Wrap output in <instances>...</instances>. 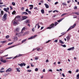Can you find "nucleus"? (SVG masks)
Returning a JSON list of instances; mask_svg holds the SVG:
<instances>
[{
  "label": "nucleus",
  "mask_w": 79,
  "mask_h": 79,
  "mask_svg": "<svg viewBox=\"0 0 79 79\" xmlns=\"http://www.w3.org/2000/svg\"><path fill=\"white\" fill-rule=\"evenodd\" d=\"M58 24V22H55L54 24L52 23L49 26V27H47V29H51L52 28H54V27H55V26H56Z\"/></svg>",
  "instance_id": "f257e3e1"
},
{
  "label": "nucleus",
  "mask_w": 79,
  "mask_h": 79,
  "mask_svg": "<svg viewBox=\"0 0 79 79\" xmlns=\"http://www.w3.org/2000/svg\"><path fill=\"white\" fill-rule=\"evenodd\" d=\"M0 60L1 62L3 63H6V60H3V58L2 57H1Z\"/></svg>",
  "instance_id": "f03ea898"
},
{
  "label": "nucleus",
  "mask_w": 79,
  "mask_h": 79,
  "mask_svg": "<svg viewBox=\"0 0 79 79\" xmlns=\"http://www.w3.org/2000/svg\"><path fill=\"white\" fill-rule=\"evenodd\" d=\"M76 26V23H75L71 27H70V28H69V29L67 30V31H70V30H71V29H73V28H74V27H75Z\"/></svg>",
  "instance_id": "7ed1b4c3"
},
{
  "label": "nucleus",
  "mask_w": 79,
  "mask_h": 79,
  "mask_svg": "<svg viewBox=\"0 0 79 79\" xmlns=\"http://www.w3.org/2000/svg\"><path fill=\"white\" fill-rule=\"evenodd\" d=\"M18 65L20 66H26V64H24V63H22L21 64H18Z\"/></svg>",
  "instance_id": "20e7f679"
},
{
  "label": "nucleus",
  "mask_w": 79,
  "mask_h": 79,
  "mask_svg": "<svg viewBox=\"0 0 79 79\" xmlns=\"http://www.w3.org/2000/svg\"><path fill=\"white\" fill-rule=\"evenodd\" d=\"M37 36V35H35L34 36H32L31 37L28 38V40H31V39H34L35 37Z\"/></svg>",
  "instance_id": "39448f33"
},
{
  "label": "nucleus",
  "mask_w": 79,
  "mask_h": 79,
  "mask_svg": "<svg viewBox=\"0 0 79 79\" xmlns=\"http://www.w3.org/2000/svg\"><path fill=\"white\" fill-rule=\"evenodd\" d=\"M12 71V69L11 68H9L6 71V73H8L10 71Z\"/></svg>",
  "instance_id": "423d86ee"
},
{
  "label": "nucleus",
  "mask_w": 79,
  "mask_h": 79,
  "mask_svg": "<svg viewBox=\"0 0 79 79\" xmlns=\"http://www.w3.org/2000/svg\"><path fill=\"white\" fill-rule=\"evenodd\" d=\"M23 56V55L19 54V55L16 56H15L14 57L13 59H15V58H18V57H19V56Z\"/></svg>",
  "instance_id": "0eeeda50"
},
{
  "label": "nucleus",
  "mask_w": 79,
  "mask_h": 79,
  "mask_svg": "<svg viewBox=\"0 0 79 79\" xmlns=\"http://www.w3.org/2000/svg\"><path fill=\"white\" fill-rule=\"evenodd\" d=\"M6 17H7V14H5L4 16H3V18L5 20L6 19Z\"/></svg>",
  "instance_id": "6e6552de"
},
{
  "label": "nucleus",
  "mask_w": 79,
  "mask_h": 79,
  "mask_svg": "<svg viewBox=\"0 0 79 79\" xmlns=\"http://www.w3.org/2000/svg\"><path fill=\"white\" fill-rule=\"evenodd\" d=\"M22 15H28V13L26 12H23L22 14Z\"/></svg>",
  "instance_id": "1a4fd4ad"
},
{
  "label": "nucleus",
  "mask_w": 79,
  "mask_h": 79,
  "mask_svg": "<svg viewBox=\"0 0 79 79\" xmlns=\"http://www.w3.org/2000/svg\"><path fill=\"white\" fill-rule=\"evenodd\" d=\"M74 47H73L72 48H68V50H74Z\"/></svg>",
  "instance_id": "9d476101"
},
{
  "label": "nucleus",
  "mask_w": 79,
  "mask_h": 79,
  "mask_svg": "<svg viewBox=\"0 0 79 79\" xmlns=\"http://www.w3.org/2000/svg\"><path fill=\"white\" fill-rule=\"evenodd\" d=\"M16 35H18V37H21V33H16Z\"/></svg>",
  "instance_id": "9b49d317"
},
{
  "label": "nucleus",
  "mask_w": 79,
  "mask_h": 79,
  "mask_svg": "<svg viewBox=\"0 0 79 79\" xmlns=\"http://www.w3.org/2000/svg\"><path fill=\"white\" fill-rule=\"evenodd\" d=\"M27 18V16H24L22 17V19L23 20H24V19H26Z\"/></svg>",
  "instance_id": "f8f14e48"
},
{
  "label": "nucleus",
  "mask_w": 79,
  "mask_h": 79,
  "mask_svg": "<svg viewBox=\"0 0 79 79\" xmlns=\"http://www.w3.org/2000/svg\"><path fill=\"white\" fill-rule=\"evenodd\" d=\"M70 38H71V36H70V35H68L66 37V39L67 40H69L70 39Z\"/></svg>",
  "instance_id": "ddd939ff"
},
{
  "label": "nucleus",
  "mask_w": 79,
  "mask_h": 79,
  "mask_svg": "<svg viewBox=\"0 0 79 79\" xmlns=\"http://www.w3.org/2000/svg\"><path fill=\"white\" fill-rule=\"evenodd\" d=\"M19 28H17L15 29V31L17 32H19Z\"/></svg>",
  "instance_id": "4468645a"
},
{
  "label": "nucleus",
  "mask_w": 79,
  "mask_h": 79,
  "mask_svg": "<svg viewBox=\"0 0 79 79\" xmlns=\"http://www.w3.org/2000/svg\"><path fill=\"white\" fill-rule=\"evenodd\" d=\"M44 5H45V7L46 8H49V6H48V5L47 4H44Z\"/></svg>",
  "instance_id": "2eb2a0df"
},
{
  "label": "nucleus",
  "mask_w": 79,
  "mask_h": 79,
  "mask_svg": "<svg viewBox=\"0 0 79 79\" xmlns=\"http://www.w3.org/2000/svg\"><path fill=\"white\" fill-rule=\"evenodd\" d=\"M1 43H2V44H5L6 42V41L5 40L3 41H0Z\"/></svg>",
  "instance_id": "dca6fc26"
},
{
  "label": "nucleus",
  "mask_w": 79,
  "mask_h": 79,
  "mask_svg": "<svg viewBox=\"0 0 79 79\" xmlns=\"http://www.w3.org/2000/svg\"><path fill=\"white\" fill-rule=\"evenodd\" d=\"M27 40V39H26L24 40H23L22 41V44H23V43H24V42H26V40Z\"/></svg>",
  "instance_id": "f3484780"
},
{
  "label": "nucleus",
  "mask_w": 79,
  "mask_h": 79,
  "mask_svg": "<svg viewBox=\"0 0 79 79\" xmlns=\"http://www.w3.org/2000/svg\"><path fill=\"white\" fill-rule=\"evenodd\" d=\"M73 14H75V15H79V12H74Z\"/></svg>",
  "instance_id": "a211bd4d"
},
{
  "label": "nucleus",
  "mask_w": 79,
  "mask_h": 79,
  "mask_svg": "<svg viewBox=\"0 0 79 79\" xmlns=\"http://www.w3.org/2000/svg\"><path fill=\"white\" fill-rule=\"evenodd\" d=\"M26 21L25 22V23H30V22H29V19L26 20Z\"/></svg>",
  "instance_id": "6ab92c4d"
},
{
  "label": "nucleus",
  "mask_w": 79,
  "mask_h": 79,
  "mask_svg": "<svg viewBox=\"0 0 79 79\" xmlns=\"http://www.w3.org/2000/svg\"><path fill=\"white\" fill-rule=\"evenodd\" d=\"M41 11L42 14H44V9H42L41 10Z\"/></svg>",
  "instance_id": "aec40b11"
},
{
  "label": "nucleus",
  "mask_w": 79,
  "mask_h": 79,
  "mask_svg": "<svg viewBox=\"0 0 79 79\" xmlns=\"http://www.w3.org/2000/svg\"><path fill=\"white\" fill-rule=\"evenodd\" d=\"M14 47V46H11L10 47H9L7 48H6V50H8V49H9V48H12L13 47Z\"/></svg>",
  "instance_id": "412c9836"
},
{
  "label": "nucleus",
  "mask_w": 79,
  "mask_h": 79,
  "mask_svg": "<svg viewBox=\"0 0 79 79\" xmlns=\"http://www.w3.org/2000/svg\"><path fill=\"white\" fill-rule=\"evenodd\" d=\"M59 42L60 44H64V42H63V41H61V40H59Z\"/></svg>",
  "instance_id": "4be33fe9"
},
{
  "label": "nucleus",
  "mask_w": 79,
  "mask_h": 79,
  "mask_svg": "<svg viewBox=\"0 0 79 79\" xmlns=\"http://www.w3.org/2000/svg\"><path fill=\"white\" fill-rule=\"evenodd\" d=\"M3 13H4V12L3 11V10H1V15H3Z\"/></svg>",
  "instance_id": "5701e85b"
},
{
  "label": "nucleus",
  "mask_w": 79,
  "mask_h": 79,
  "mask_svg": "<svg viewBox=\"0 0 79 79\" xmlns=\"http://www.w3.org/2000/svg\"><path fill=\"white\" fill-rule=\"evenodd\" d=\"M13 23L14 24V25H16V24H18V23H17V22H16L15 21L13 22Z\"/></svg>",
  "instance_id": "b1692460"
},
{
  "label": "nucleus",
  "mask_w": 79,
  "mask_h": 79,
  "mask_svg": "<svg viewBox=\"0 0 79 79\" xmlns=\"http://www.w3.org/2000/svg\"><path fill=\"white\" fill-rule=\"evenodd\" d=\"M15 18H21V16L17 15L15 17Z\"/></svg>",
  "instance_id": "393cba45"
},
{
  "label": "nucleus",
  "mask_w": 79,
  "mask_h": 79,
  "mask_svg": "<svg viewBox=\"0 0 79 79\" xmlns=\"http://www.w3.org/2000/svg\"><path fill=\"white\" fill-rule=\"evenodd\" d=\"M16 13V11L15 10H14L12 12V15H15V14Z\"/></svg>",
  "instance_id": "a878e982"
},
{
  "label": "nucleus",
  "mask_w": 79,
  "mask_h": 79,
  "mask_svg": "<svg viewBox=\"0 0 79 79\" xmlns=\"http://www.w3.org/2000/svg\"><path fill=\"white\" fill-rule=\"evenodd\" d=\"M4 10L6 11V12H8V10H7V9L6 8H4Z\"/></svg>",
  "instance_id": "bb28decb"
},
{
  "label": "nucleus",
  "mask_w": 79,
  "mask_h": 79,
  "mask_svg": "<svg viewBox=\"0 0 79 79\" xmlns=\"http://www.w3.org/2000/svg\"><path fill=\"white\" fill-rule=\"evenodd\" d=\"M16 71L18 72H20V70H19V69L18 68H16Z\"/></svg>",
  "instance_id": "cd10ccee"
},
{
  "label": "nucleus",
  "mask_w": 79,
  "mask_h": 79,
  "mask_svg": "<svg viewBox=\"0 0 79 79\" xmlns=\"http://www.w3.org/2000/svg\"><path fill=\"white\" fill-rule=\"evenodd\" d=\"M12 5H13V6H15V5H16L15 4V3L14 2H12Z\"/></svg>",
  "instance_id": "c85d7f7f"
},
{
  "label": "nucleus",
  "mask_w": 79,
  "mask_h": 79,
  "mask_svg": "<svg viewBox=\"0 0 79 79\" xmlns=\"http://www.w3.org/2000/svg\"><path fill=\"white\" fill-rule=\"evenodd\" d=\"M39 58V57L38 56H36L35 58V60H38V58Z\"/></svg>",
  "instance_id": "c756f323"
},
{
  "label": "nucleus",
  "mask_w": 79,
  "mask_h": 79,
  "mask_svg": "<svg viewBox=\"0 0 79 79\" xmlns=\"http://www.w3.org/2000/svg\"><path fill=\"white\" fill-rule=\"evenodd\" d=\"M13 43H14L13 42L9 43V44H8V45H11V44H13Z\"/></svg>",
  "instance_id": "7c9ffc66"
},
{
  "label": "nucleus",
  "mask_w": 79,
  "mask_h": 79,
  "mask_svg": "<svg viewBox=\"0 0 79 79\" xmlns=\"http://www.w3.org/2000/svg\"><path fill=\"white\" fill-rule=\"evenodd\" d=\"M67 15V13H64L63 14L61 15V16H64V15Z\"/></svg>",
  "instance_id": "2f4dec72"
},
{
  "label": "nucleus",
  "mask_w": 79,
  "mask_h": 79,
  "mask_svg": "<svg viewBox=\"0 0 79 79\" xmlns=\"http://www.w3.org/2000/svg\"><path fill=\"white\" fill-rule=\"evenodd\" d=\"M25 30V27H23L22 29V31H21V32H22V31H24V30Z\"/></svg>",
  "instance_id": "473e14b6"
},
{
  "label": "nucleus",
  "mask_w": 79,
  "mask_h": 79,
  "mask_svg": "<svg viewBox=\"0 0 79 79\" xmlns=\"http://www.w3.org/2000/svg\"><path fill=\"white\" fill-rule=\"evenodd\" d=\"M63 19L57 21V22H61L63 20Z\"/></svg>",
  "instance_id": "72a5a7b5"
},
{
  "label": "nucleus",
  "mask_w": 79,
  "mask_h": 79,
  "mask_svg": "<svg viewBox=\"0 0 79 79\" xmlns=\"http://www.w3.org/2000/svg\"><path fill=\"white\" fill-rule=\"evenodd\" d=\"M55 11H56V12H57V13H58L59 11L58 10H54L53 11V13H55Z\"/></svg>",
  "instance_id": "f704fd0d"
},
{
  "label": "nucleus",
  "mask_w": 79,
  "mask_h": 79,
  "mask_svg": "<svg viewBox=\"0 0 79 79\" xmlns=\"http://www.w3.org/2000/svg\"><path fill=\"white\" fill-rule=\"evenodd\" d=\"M38 68H36V69H35V71H38Z\"/></svg>",
  "instance_id": "c9c22d12"
},
{
  "label": "nucleus",
  "mask_w": 79,
  "mask_h": 79,
  "mask_svg": "<svg viewBox=\"0 0 79 79\" xmlns=\"http://www.w3.org/2000/svg\"><path fill=\"white\" fill-rule=\"evenodd\" d=\"M10 37V36L9 35H7L6 36V39H8V38Z\"/></svg>",
  "instance_id": "e433bc0d"
},
{
  "label": "nucleus",
  "mask_w": 79,
  "mask_h": 79,
  "mask_svg": "<svg viewBox=\"0 0 79 79\" xmlns=\"http://www.w3.org/2000/svg\"><path fill=\"white\" fill-rule=\"evenodd\" d=\"M77 79H79V73L77 75Z\"/></svg>",
  "instance_id": "4c0bfd02"
},
{
  "label": "nucleus",
  "mask_w": 79,
  "mask_h": 79,
  "mask_svg": "<svg viewBox=\"0 0 79 79\" xmlns=\"http://www.w3.org/2000/svg\"><path fill=\"white\" fill-rule=\"evenodd\" d=\"M62 46L63 47H66V45L65 44L62 45Z\"/></svg>",
  "instance_id": "58836bf2"
},
{
  "label": "nucleus",
  "mask_w": 79,
  "mask_h": 79,
  "mask_svg": "<svg viewBox=\"0 0 79 79\" xmlns=\"http://www.w3.org/2000/svg\"><path fill=\"white\" fill-rule=\"evenodd\" d=\"M62 4H63V5H64L65 6H66V5H67V4H66L64 3H63Z\"/></svg>",
  "instance_id": "ea45409f"
},
{
  "label": "nucleus",
  "mask_w": 79,
  "mask_h": 79,
  "mask_svg": "<svg viewBox=\"0 0 79 79\" xmlns=\"http://www.w3.org/2000/svg\"><path fill=\"white\" fill-rule=\"evenodd\" d=\"M28 13L30 14V15H31V11H29L28 12Z\"/></svg>",
  "instance_id": "a19ab883"
},
{
  "label": "nucleus",
  "mask_w": 79,
  "mask_h": 79,
  "mask_svg": "<svg viewBox=\"0 0 79 79\" xmlns=\"http://www.w3.org/2000/svg\"><path fill=\"white\" fill-rule=\"evenodd\" d=\"M51 41V40H48V41H47L46 43V44H47L48 43V42H50Z\"/></svg>",
  "instance_id": "79ce46f5"
},
{
  "label": "nucleus",
  "mask_w": 79,
  "mask_h": 79,
  "mask_svg": "<svg viewBox=\"0 0 79 79\" xmlns=\"http://www.w3.org/2000/svg\"><path fill=\"white\" fill-rule=\"evenodd\" d=\"M24 7H22L21 9V10L22 11H23V10H24Z\"/></svg>",
  "instance_id": "37998d69"
},
{
  "label": "nucleus",
  "mask_w": 79,
  "mask_h": 79,
  "mask_svg": "<svg viewBox=\"0 0 79 79\" xmlns=\"http://www.w3.org/2000/svg\"><path fill=\"white\" fill-rule=\"evenodd\" d=\"M36 50L39 52L40 50V48H37Z\"/></svg>",
  "instance_id": "c03bdc74"
},
{
  "label": "nucleus",
  "mask_w": 79,
  "mask_h": 79,
  "mask_svg": "<svg viewBox=\"0 0 79 79\" xmlns=\"http://www.w3.org/2000/svg\"><path fill=\"white\" fill-rule=\"evenodd\" d=\"M54 42H58V40H56L54 41Z\"/></svg>",
  "instance_id": "a18cd8bd"
},
{
  "label": "nucleus",
  "mask_w": 79,
  "mask_h": 79,
  "mask_svg": "<svg viewBox=\"0 0 79 79\" xmlns=\"http://www.w3.org/2000/svg\"><path fill=\"white\" fill-rule=\"evenodd\" d=\"M31 67H34V65H32V63H31Z\"/></svg>",
  "instance_id": "49530a36"
},
{
  "label": "nucleus",
  "mask_w": 79,
  "mask_h": 79,
  "mask_svg": "<svg viewBox=\"0 0 79 79\" xmlns=\"http://www.w3.org/2000/svg\"><path fill=\"white\" fill-rule=\"evenodd\" d=\"M77 7L76 6H75V7L74 8V9L75 10H77Z\"/></svg>",
  "instance_id": "de8ad7c7"
},
{
  "label": "nucleus",
  "mask_w": 79,
  "mask_h": 79,
  "mask_svg": "<svg viewBox=\"0 0 79 79\" xmlns=\"http://www.w3.org/2000/svg\"><path fill=\"white\" fill-rule=\"evenodd\" d=\"M53 11L52 10H49L48 11V13H51V12H52Z\"/></svg>",
  "instance_id": "09e8293b"
},
{
  "label": "nucleus",
  "mask_w": 79,
  "mask_h": 79,
  "mask_svg": "<svg viewBox=\"0 0 79 79\" xmlns=\"http://www.w3.org/2000/svg\"><path fill=\"white\" fill-rule=\"evenodd\" d=\"M62 76L63 77H65V75H64V74L63 73H62Z\"/></svg>",
  "instance_id": "8fccbe9b"
},
{
  "label": "nucleus",
  "mask_w": 79,
  "mask_h": 79,
  "mask_svg": "<svg viewBox=\"0 0 79 79\" xmlns=\"http://www.w3.org/2000/svg\"><path fill=\"white\" fill-rule=\"evenodd\" d=\"M69 73H70V74H71L72 73V72L71 71H69Z\"/></svg>",
  "instance_id": "3c124183"
},
{
  "label": "nucleus",
  "mask_w": 79,
  "mask_h": 79,
  "mask_svg": "<svg viewBox=\"0 0 79 79\" xmlns=\"http://www.w3.org/2000/svg\"><path fill=\"white\" fill-rule=\"evenodd\" d=\"M76 72V73H78V72H79V69H77Z\"/></svg>",
  "instance_id": "603ef678"
},
{
  "label": "nucleus",
  "mask_w": 79,
  "mask_h": 79,
  "mask_svg": "<svg viewBox=\"0 0 79 79\" xmlns=\"http://www.w3.org/2000/svg\"><path fill=\"white\" fill-rule=\"evenodd\" d=\"M58 2H56L55 3V5H57V4H58Z\"/></svg>",
  "instance_id": "864d4df0"
},
{
  "label": "nucleus",
  "mask_w": 79,
  "mask_h": 79,
  "mask_svg": "<svg viewBox=\"0 0 79 79\" xmlns=\"http://www.w3.org/2000/svg\"><path fill=\"white\" fill-rule=\"evenodd\" d=\"M44 27H41V28L40 29L41 30H42L43 29V28H44Z\"/></svg>",
  "instance_id": "5fc2aeb1"
},
{
  "label": "nucleus",
  "mask_w": 79,
  "mask_h": 79,
  "mask_svg": "<svg viewBox=\"0 0 79 79\" xmlns=\"http://www.w3.org/2000/svg\"><path fill=\"white\" fill-rule=\"evenodd\" d=\"M49 72H52V69H49Z\"/></svg>",
  "instance_id": "6e6d98bb"
},
{
  "label": "nucleus",
  "mask_w": 79,
  "mask_h": 79,
  "mask_svg": "<svg viewBox=\"0 0 79 79\" xmlns=\"http://www.w3.org/2000/svg\"><path fill=\"white\" fill-rule=\"evenodd\" d=\"M3 69H4V68H2L0 71H2V70H3Z\"/></svg>",
  "instance_id": "4d7b16f0"
},
{
  "label": "nucleus",
  "mask_w": 79,
  "mask_h": 79,
  "mask_svg": "<svg viewBox=\"0 0 79 79\" xmlns=\"http://www.w3.org/2000/svg\"><path fill=\"white\" fill-rule=\"evenodd\" d=\"M32 31H33V32H34L35 30H34V28H33L32 29Z\"/></svg>",
  "instance_id": "13d9d810"
},
{
  "label": "nucleus",
  "mask_w": 79,
  "mask_h": 79,
  "mask_svg": "<svg viewBox=\"0 0 79 79\" xmlns=\"http://www.w3.org/2000/svg\"><path fill=\"white\" fill-rule=\"evenodd\" d=\"M34 9H35L36 10H38V8H37V7L34 8Z\"/></svg>",
  "instance_id": "bf43d9fd"
},
{
  "label": "nucleus",
  "mask_w": 79,
  "mask_h": 79,
  "mask_svg": "<svg viewBox=\"0 0 79 79\" xmlns=\"http://www.w3.org/2000/svg\"><path fill=\"white\" fill-rule=\"evenodd\" d=\"M29 11V10H28V9H27L26 10V11L27 12H28Z\"/></svg>",
  "instance_id": "052dcab7"
},
{
  "label": "nucleus",
  "mask_w": 79,
  "mask_h": 79,
  "mask_svg": "<svg viewBox=\"0 0 79 79\" xmlns=\"http://www.w3.org/2000/svg\"><path fill=\"white\" fill-rule=\"evenodd\" d=\"M32 8H33V7H30V10H32Z\"/></svg>",
  "instance_id": "680f3d73"
},
{
  "label": "nucleus",
  "mask_w": 79,
  "mask_h": 79,
  "mask_svg": "<svg viewBox=\"0 0 79 79\" xmlns=\"http://www.w3.org/2000/svg\"><path fill=\"white\" fill-rule=\"evenodd\" d=\"M10 9L11 10L13 9V7L12 6H10Z\"/></svg>",
  "instance_id": "e2e57ef3"
},
{
  "label": "nucleus",
  "mask_w": 79,
  "mask_h": 79,
  "mask_svg": "<svg viewBox=\"0 0 79 79\" xmlns=\"http://www.w3.org/2000/svg\"><path fill=\"white\" fill-rule=\"evenodd\" d=\"M5 71H1V70H0V73H4Z\"/></svg>",
  "instance_id": "0e129e2a"
},
{
  "label": "nucleus",
  "mask_w": 79,
  "mask_h": 79,
  "mask_svg": "<svg viewBox=\"0 0 79 79\" xmlns=\"http://www.w3.org/2000/svg\"><path fill=\"white\" fill-rule=\"evenodd\" d=\"M29 6H31V7H33V5H30Z\"/></svg>",
  "instance_id": "69168bd1"
},
{
  "label": "nucleus",
  "mask_w": 79,
  "mask_h": 79,
  "mask_svg": "<svg viewBox=\"0 0 79 79\" xmlns=\"http://www.w3.org/2000/svg\"><path fill=\"white\" fill-rule=\"evenodd\" d=\"M29 68H30V67H29V66H28L27 67V69H29Z\"/></svg>",
  "instance_id": "338daca9"
},
{
  "label": "nucleus",
  "mask_w": 79,
  "mask_h": 79,
  "mask_svg": "<svg viewBox=\"0 0 79 79\" xmlns=\"http://www.w3.org/2000/svg\"><path fill=\"white\" fill-rule=\"evenodd\" d=\"M6 59H7L8 60H9L10 59H11V58H10V57H7L6 58Z\"/></svg>",
  "instance_id": "774afa93"
}]
</instances>
